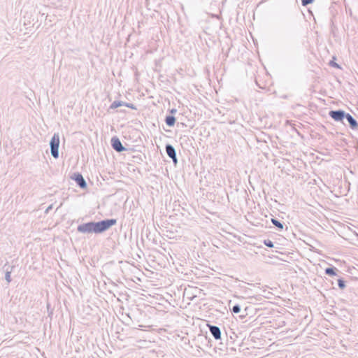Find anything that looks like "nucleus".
I'll use <instances>...</instances> for the list:
<instances>
[{
	"label": "nucleus",
	"instance_id": "obj_20",
	"mask_svg": "<svg viewBox=\"0 0 358 358\" xmlns=\"http://www.w3.org/2000/svg\"><path fill=\"white\" fill-rule=\"evenodd\" d=\"M176 111H177V110H176V109L173 108V109H171V110H170V113H172V114H173V113H176Z\"/></svg>",
	"mask_w": 358,
	"mask_h": 358
},
{
	"label": "nucleus",
	"instance_id": "obj_10",
	"mask_svg": "<svg viewBox=\"0 0 358 358\" xmlns=\"http://www.w3.org/2000/svg\"><path fill=\"white\" fill-rule=\"evenodd\" d=\"M272 224L276 227L279 230H282L284 228V224L275 218L271 219Z\"/></svg>",
	"mask_w": 358,
	"mask_h": 358
},
{
	"label": "nucleus",
	"instance_id": "obj_17",
	"mask_svg": "<svg viewBox=\"0 0 358 358\" xmlns=\"http://www.w3.org/2000/svg\"><path fill=\"white\" fill-rule=\"evenodd\" d=\"M315 0H301V3L303 6H306L312 3Z\"/></svg>",
	"mask_w": 358,
	"mask_h": 358
},
{
	"label": "nucleus",
	"instance_id": "obj_18",
	"mask_svg": "<svg viewBox=\"0 0 358 358\" xmlns=\"http://www.w3.org/2000/svg\"><path fill=\"white\" fill-rule=\"evenodd\" d=\"M329 65L331 66H333V67H335V68H337V69H341V66L336 62H335L334 61H330Z\"/></svg>",
	"mask_w": 358,
	"mask_h": 358
},
{
	"label": "nucleus",
	"instance_id": "obj_4",
	"mask_svg": "<svg viewBox=\"0 0 358 358\" xmlns=\"http://www.w3.org/2000/svg\"><path fill=\"white\" fill-rule=\"evenodd\" d=\"M71 179L75 180L77 185L82 189H85L87 187V182L84 179L83 175L80 173H74L73 175L71 177Z\"/></svg>",
	"mask_w": 358,
	"mask_h": 358
},
{
	"label": "nucleus",
	"instance_id": "obj_19",
	"mask_svg": "<svg viewBox=\"0 0 358 358\" xmlns=\"http://www.w3.org/2000/svg\"><path fill=\"white\" fill-rule=\"evenodd\" d=\"M124 106L131 109H136V106L133 103H126Z\"/></svg>",
	"mask_w": 358,
	"mask_h": 358
},
{
	"label": "nucleus",
	"instance_id": "obj_5",
	"mask_svg": "<svg viewBox=\"0 0 358 358\" xmlns=\"http://www.w3.org/2000/svg\"><path fill=\"white\" fill-rule=\"evenodd\" d=\"M111 146L115 151L118 152L126 150V148L122 145L120 140L117 136H114L111 138Z\"/></svg>",
	"mask_w": 358,
	"mask_h": 358
},
{
	"label": "nucleus",
	"instance_id": "obj_3",
	"mask_svg": "<svg viewBox=\"0 0 358 358\" xmlns=\"http://www.w3.org/2000/svg\"><path fill=\"white\" fill-rule=\"evenodd\" d=\"M329 115L335 121L342 122L344 124H345L344 122V119L345 116H346V113L344 110H330L329 113Z\"/></svg>",
	"mask_w": 358,
	"mask_h": 358
},
{
	"label": "nucleus",
	"instance_id": "obj_7",
	"mask_svg": "<svg viewBox=\"0 0 358 358\" xmlns=\"http://www.w3.org/2000/svg\"><path fill=\"white\" fill-rule=\"evenodd\" d=\"M167 155L173 160V162L176 164L178 162L176 151L174 147L171 144H167L165 147Z\"/></svg>",
	"mask_w": 358,
	"mask_h": 358
},
{
	"label": "nucleus",
	"instance_id": "obj_14",
	"mask_svg": "<svg viewBox=\"0 0 358 358\" xmlns=\"http://www.w3.org/2000/svg\"><path fill=\"white\" fill-rule=\"evenodd\" d=\"M231 311L235 313L238 314L241 312V306L238 304H236L233 306Z\"/></svg>",
	"mask_w": 358,
	"mask_h": 358
},
{
	"label": "nucleus",
	"instance_id": "obj_13",
	"mask_svg": "<svg viewBox=\"0 0 358 358\" xmlns=\"http://www.w3.org/2000/svg\"><path fill=\"white\" fill-rule=\"evenodd\" d=\"M10 273H11V270L9 271L8 268H6V273H5V279L8 283H10L11 282Z\"/></svg>",
	"mask_w": 358,
	"mask_h": 358
},
{
	"label": "nucleus",
	"instance_id": "obj_15",
	"mask_svg": "<svg viewBox=\"0 0 358 358\" xmlns=\"http://www.w3.org/2000/svg\"><path fill=\"white\" fill-rule=\"evenodd\" d=\"M264 243L266 246L268 247V248H273L274 247V244L273 243L272 241L269 240V239H266L264 241Z\"/></svg>",
	"mask_w": 358,
	"mask_h": 358
},
{
	"label": "nucleus",
	"instance_id": "obj_12",
	"mask_svg": "<svg viewBox=\"0 0 358 358\" xmlns=\"http://www.w3.org/2000/svg\"><path fill=\"white\" fill-rule=\"evenodd\" d=\"M126 104V102L122 101H114L110 106V109H115L120 106H122Z\"/></svg>",
	"mask_w": 358,
	"mask_h": 358
},
{
	"label": "nucleus",
	"instance_id": "obj_21",
	"mask_svg": "<svg viewBox=\"0 0 358 358\" xmlns=\"http://www.w3.org/2000/svg\"><path fill=\"white\" fill-rule=\"evenodd\" d=\"M51 208H52V206H50L47 208L46 212H48V211H49V210H50Z\"/></svg>",
	"mask_w": 358,
	"mask_h": 358
},
{
	"label": "nucleus",
	"instance_id": "obj_16",
	"mask_svg": "<svg viewBox=\"0 0 358 358\" xmlns=\"http://www.w3.org/2000/svg\"><path fill=\"white\" fill-rule=\"evenodd\" d=\"M338 285L340 289H343L345 287V282L343 279L338 280Z\"/></svg>",
	"mask_w": 358,
	"mask_h": 358
},
{
	"label": "nucleus",
	"instance_id": "obj_6",
	"mask_svg": "<svg viewBox=\"0 0 358 358\" xmlns=\"http://www.w3.org/2000/svg\"><path fill=\"white\" fill-rule=\"evenodd\" d=\"M208 327L210 334L215 340L222 339V332L219 327L212 324H208Z\"/></svg>",
	"mask_w": 358,
	"mask_h": 358
},
{
	"label": "nucleus",
	"instance_id": "obj_9",
	"mask_svg": "<svg viewBox=\"0 0 358 358\" xmlns=\"http://www.w3.org/2000/svg\"><path fill=\"white\" fill-rule=\"evenodd\" d=\"M165 122L167 126L173 127L176 123V117L173 115H167L165 118Z\"/></svg>",
	"mask_w": 358,
	"mask_h": 358
},
{
	"label": "nucleus",
	"instance_id": "obj_8",
	"mask_svg": "<svg viewBox=\"0 0 358 358\" xmlns=\"http://www.w3.org/2000/svg\"><path fill=\"white\" fill-rule=\"evenodd\" d=\"M344 120L349 124L351 129H357L358 128L357 121L350 113H346Z\"/></svg>",
	"mask_w": 358,
	"mask_h": 358
},
{
	"label": "nucleus",
	"instance_id": "obj_1",
	"mask_svg": "<svg viewBox=\"0 0 358 358\" xmlns=\"http://www.w3.org/2000/svg\"><path fill=\"white\" fill-rule=\"evenodd\" d=\"M116 219H106L99 222H89L78 226V232L83 234H101L116 224Z\"/></svg>",
	"mask_w": 358,
	"mask_h": 358
},
{
	"label": "nucleus",
	"instance_id": "obj_2",
	"mask_svg": "<svg viewBox=\"0 0 358 358\" xmlns=\"http://www.w3.org/2000/svg\"><path fill=\"white\" fill-rule=\"evenodd\" d=\"M50 153L55 158L59 157V135L58 133H55L50 141Z\"/></svg>",
	"mask_w": 358,
	"mask_h": 358
},
{
	"label": "nucleus",
	"instance_id": "obj_11",
	"mask_svg": "<svg viewBox=\"0 0 358 358\" xmlns=\"http://www.w3.org/2000/svg\"><path fill=\"white\" fill-rule=\"evenodd\" d=\"M337 268L332 266V267H328L325 269V274L333 276L336 275Z\"/></svg>",
	"mask_w": 358,
	"mask_h": 358
}]
</instances>
